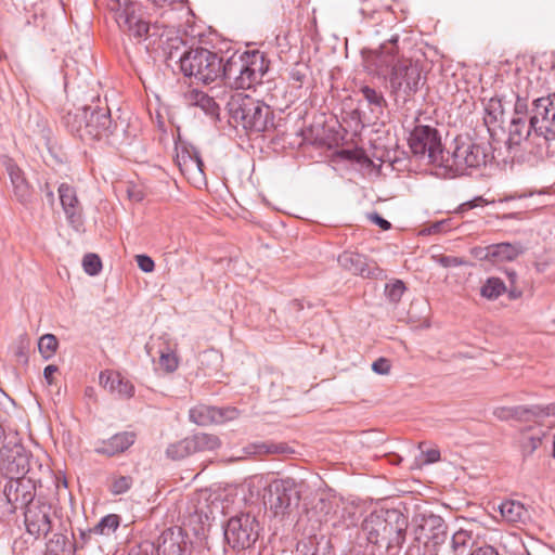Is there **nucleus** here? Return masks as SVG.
<instances>
[{
    "mask_svg": "<svg viewBox=\"0 0 555 555\" xmlns=\"http://www.w3.org/2000/svg\"><path fill=\"white\" fill-rule=\"evenodd\" d=\"M490 143H478L467 134L456 135L453 140V150L446 151L442 168L461 176L467 169H477L486 166L494 156Z\"/></svg>",
    "mask_w": 555,
    "mask_h": 555,
    "instance_id": "nucleus-4",
    "label": "nucleus"
},
{
    "mask_svg": "<svg viewBox=\"0 0 555 555\" xmlns=\"http://www.w3.org/2000/svg\"><path fill=\"white\" fill-rule=\"evenodd\" d=\"M221 56L203 47L191 48L179 55L180 69L185 77L194 78L197 83L209 85L220 77Z\"/></svg>",
    "mask_w": 555,
    "mask_h": 555,
    "instance_id": "nucleus-6",
    "label": "nucleus"
},
{
    "mask_svg": "<svg viewBox=\"0 0 555 555\" xmlns=\"http://www.w3.org/2000/svg\"><path fill=\"white\" fill-rule=\"evenodd\" d=\"M41 191L42 193L44 194L46 198H47V202L50 204V206H53L54 203H55V197H54V192L50 185L49 182H46L42 186H41Z\"/></svg>",
    "mask_w": 555,
    "mask_h": 555,
    "instance_id": "nucleus-63",
    "label": "nucleus"
},
{
    "mask_svg": "<svg viewBox=\"0 0 555 555\" xmlns=\"http://www.w3.org/2000/svg\"><path fill=\"white\" fill-rule=\"evenodd\" d=\"M259 522L249 513L231 517L223 529L224 540L232 548L250 547L259 537Z\"/></svg>",
    "mask_w": 555,
    "mask_h": 555,
    "instance_id": "nucleus-12",
    "label": "nucleus"
},
{
    "mask_svg": "<svg viewBox=\"0 0 555 555\" xmlns=\"http://www.w3.org/2000/svg\"><path fill=\"white\" fill-rule=\"evenodd\" d=\"M412 525L415 541L429 548V555H439L440 546L449 539L446 520L440 515L425 511L413 516Z\"/></svg>",
    "mask_w": 555,
    "mask_h": 555,
    "instance_id": "nucleus-9",
    "label": "nucleus"
},
{
    "mask_svg": "<svg viewBox=\"0 0 555 555\" xmlns=\"http://www.w3.org/2000/svg\"><path fill=\"white\" fill-rule=\"evenodd\" d=\"M135 261H137L139 269L145 273H151L155 269V262L149 255H145V254L137 255Z\"/></svg>",
    "mask_w": 555,
    "mask_h": 555,
    "instance_id": "nucleus-54",
    "label": "nucleus"
},
{
    "mask_svg": "<svg viewBox=\"0 0 555 555\" xmlns=\"http://www.w3.org/2000/svg\"><path fill=\"white\" fill-rule=\"evenodd\" d=\"M503 105L500 99L491 98L485 106V124L491 125L499 120V117L503 115Z\"/></svg>",
    "mask_w": 555,
    "mask_h": 555,
    "instance_id": "nucleus-46",
    "label": "nucleus"
},
{
    "mask_svg": "<svg viewBox=\"0 0 555 555\" xmlns=\"http://www.w3.org/2000/svg\"><path fill=\"white\" fill-rule=\"evenodd\" d=\"M408 509L403 506L386 508V554L385 555H399L400 550L404 545L409 529V516L405 513Z\"/></svg>",
    "mask_w": 555,
    "mask_h": 555,
    "instance_id": "nucleus-13",
    "label": "nucleus"
},
{
    "mask_svg": "<svg viewBox=\"0 0 555 555\" xmlns=\"http://www.w3.org/2000/svg\"><path fill=\"white\" fill-rule=\"evenodd\" d=\"M398 36L379 47L376 64L378 75L397 105H405L426 82L422 66L411 59L397 57Z\"/></svg>",
    "mask_w": 555,
    "mask_h": 555,
    "instance_id": "nucleus-1",
    "label": "nucleus"
},
{
    "mask_svg": "<svg viewBox=\"0 0 555 555\" xmlns=\"http://www.w3.org/2000/svg\"><path fill=\"white\" fill-rule=\"evenodd\" d=\"M108 491L113 495H121L131 489L133 485V478L129 475H119L113 473L108 476Z\"/></svg>",
    "mask_w": 555,
    "mask_h": 555,
    "instance_id": "nucleus-40",
    "label": "nucleus"
},
{
    "mask_svg": "<svg viewBox=\"0 0 555 555\" xmlns=\"http://www.w3.org/2000/svg\"><path fill=\"white\" fill-rule=\"evenodd\" d=\"M109 385L112 391H116L120 397L129 399L134 395V386L131 382L117 375L115 378L107 377L105 386Z\"/></svg>",
    "mask_w": 555,
    "mask_h": 555,
    "instance_id": "nucleus-44",
    "label": "nucleus"
},
{
    "mask_svg": "<svg viewBox=\"0 0 555 555\" xmlns=\"http://www.w3.org/2000/svg\"><path fill=\"white\" fill-rule=\"evenodd\" d=\"M300 498L299 485L293 478H281L268 485L263 502L274 516H284L298 506Z\"/></svg>",
    "mask_w": 555,
    "mask_h": 555,
    "instance_id": "nucleus-11",
    "label": "nucleus"
},
{
    "mask_svg": "<svg viewBox=\"0 0 555 555\" xmlns=\"http://www.w3.org/2000/svg\"><path fill=\"white\" fill-rule=\"evenodd\" d=\"M386 508L370 513L361 524V530L366 541L377 547L386 548Z\"/></svg>",
    "mask_w": 555,
    "mask_h": 555,
    "instance_id": "nucleus-22",
    "label": "nucleus"
},
{
    "mask_svg": "<svg viewBox=\"0 0 555 555\" xmlns=\"http://www.w3.org/2000/svg\"><path fill=\"white\" fill-rule=\"evenodd\" d=\"M192 443L190 437H185L184 439L177 441L175 443H170L166 449V455L168 459L173 461H180L185 459L186 456L193 454Z\"/></svg>",
    "mask_w": 555,
    "mask_h": 555,
    "instance_id": "nucleus-41",
    "label": "nucleus"
},
{
    "mask_svg": "<svg viewBox=\"0 0 555 555\" xmlns=\"http://www.w3.org/2000/svg\"><path fill=\"white\" fill-rule=\"evenodd\" d=\"M137 440L134 431H119L107 439L95 442L94 452L107 457L117 456L130 449Z\"/></svg>",
    "mask_w": 555,
    "mask_h": 555,
    "instance_id": "nucleus-23",
    "label": "nucleus"
},
{
    "mask_svg": "<svg viewBox=\"0 0 555 555\" xmlns=\"http://www.w3.org/2000/svg\"><path fill=\"white\" fill-rule=\"evenodd\" d=\"M157 555H193L194 543L181 527L164 530L155 542Z\"/></svg>",
    "mask_w": 555,
    "mask_h": 555,
    "instance_id": "nucleus-17",
    "label": "nucleus"
},
{
    "mask_svg": "<svg viewBox=\"0 0 555 555\" xmlns=\"http://www.w3.org/2000/svg\"><path fill=\"white\" fill-rule=\"evenodd\" d=\"M408 143L417 160H427L428 164L442 168L446 151L438 129L428 125H416L410 132Z\"/></svg>",
    "mask_w": 555,
    "mask_h": 555,
    "instance_id": "nucleus-8",
    "label": "nucleus"
},
{
    "mask_svg": "<svg viewBox=\"0 0 555 555\" xmlns=\"http://www.w3.org/2000/svg\"><path fill=\"white\" fill-rule=\"evenodd\" d=\"M360 92L371 106L372 112L378 111V113H383L384 107L387 106V102L382 92L370 86L361 87Z\"/></svg>",
    "mask_w": 555,
    "mask_h": 555,
    "instance_id": "nucleus-42",
    "label": "nucleus"
},
{
    "mask_svg": "<svg viewBox=\"0 0 555 555\" xmlns=\"http://www.w3.org/2000/svg\"><path fill=\"white\" fill-rule=\"evenodd\" d=\"M472 531L460 529L455 531L450 539V547L454 555L464 554L472 545Z\"/></svg>",
    "mask_w": 555,
    "mask_h": 555,
    "instance_id": "nucleus-38",
    "label": "nucleus"
},
{
    "mask_svg": "<svg viewBox=\"0 0 555 555\" xmlns=\"http://www.w3.org/2000/svg\"><path fill=\"white\" fill-rule=\"evenodd\" d=\"M390 362L388 359L386 358H379L377 360H375L372 364V370L373 372H375L376 374H379V375H386L390 372Z\"/></svg>",
    "mask_w": 555,
    "mask_h": 555,
    "instance_id": "nucleus-55",
    "label": "nucleus"
},
{
    "mask_svg": "<svg viewBox=\"0 0 555 555\" xmlns=\"http://www.w3.org/2000/svg\"><path fill=\"white\" fill-rule=\"evenodd\" d=\"M450 230V223L448 220H441L433 223L429 227V233H441Z\"/></svg>",
    "mask_w": 555,
    "mask_h": 555,
    "instance_id": "nucleus-60",
    "label": "nucleus"
},
{
    "mask_svg": "<svg viewBox=\"0 0 555 555\" xmlns=\"http://www.w3.org/2000/svg\"><path fill=\"white\" fill-rule=\"evenodd\" d=\"M298 555H335L331 537L325 534H312L302 538L296 546Z\"/></svg>",
    "mask_w": 555,
    "mask_h": 555,
    "instance_id": "nucleus-26",
    "label": "nucleus"
},
{
    "mask_svg": "<svg viewBox=\"0 0 555 555\" xmlns=\"http://www.w3.org/2000/svg\"><path fill=\"white\" fill-rule=\"evenodd\" d=\"M62 125L82 141L105 140L116 144L126 133V124L112 119L108 107L85 105L66 112L61 118Z\"/></svg>",
    "mask_w": 555,
    "mask_h": 555,
    "instance_id": "nucleus-2",
    "label": "nucleus"
},
{
    "mask_svg": "<svg viewBox=\"0 0 555 555\" xmlns=\"http://www.w3.org/2000/svg\"><path fill=\"white\" fill-rule=\"evenodd\" d=\"M155 543L150 541H144L132 546L128 553V555H155Z\"/></svg>",
    "mask_w": 555,
    "mask_h": 555,
    "instance_id": "nucleus-53",
    "label": "nucleus"
},
{
    "mask_svg": "<svg viewBox=\"0 0 555 555\" xmlns=\"http://www.w3.org/2000/svg\"><path fill=\"white\" fill-rule=\"evenodd\" d=\"M120 525V516L117 514H108L102 517L96 525L91 528L94 535L108 537L114 533Z\"/></svg>",
    "mask_w": 555,
    "mask_h": 555,
    "instance_id": "nucleus-39",
    "label": "nucleus"
},
{
    "mask_svg": "<svg viewBox=\"0 0 555 555\" xmlns=\"http://www.w3.org/2000/svg\"><path fill=\"white\" fill-rule=\"evenodd\" d=\"M310 74V67L306 63H296L289 69L288 81L293 88L300 89Z\"/></svg>",
    "mask_w": 555,
    "mask_h": 555,
    "instance_id": "nucleus-43",
    "label": "nucleus"
},
{
    "mask_svg": "<svg viewBox=\"0 0 555 555\" xmlns=\"http://www.w3.org/2000/svg\"><path fill=\"white\" fill-rule=\"evenodd\" d=\"M117 5L115 21L124 33L138 40L160 36L158 33L159 26L157 24L152 25L145 20L141 3L126 1L124 5L119 2Z\"/></svg>",
    "mask_w": 555,
    "mask_h": 555,
    "instance_id": "nucleus-10",
    "label": "nucleus"
},
{
    "mask_svg": "<svg viewBox=\"0 0 555 555\" xmlns=\"http://www.w3.org/2000/svg\"><path fill=\"white\" fill-rule=\"evenodd\" d=\"M178 358L171 352H160L159 365L167 373H173L178 369Z\"/></svg>",
    "mask_w": 555,
    "mask_h": 555,
    "instance_id": "nucleus-51",
    "label": "nucleus"
},
{
    "mask_svg": "<svg viewBox=\"0 0 555 555\" xmlns=\"http://www.w3.org/2000/svg\"><path fill=\"white\" fill-rule=\"evenodd\" d=\"M57 193L68 224L76 231H79L83 225V208L78 198L76 188L64 182L59 185Z\"/></svg>",
    "mask_w": 555,
    "mask_h": 555,
    "instance_id": "nucleus-20",
    "label": "nucleus"
},
{
    "mask_svg": "<svg viewBox=\"0 0 555 555\" xmlns=\"http://www.w3.org/2000/svg\"><path fill=\"white\" fill-rule=\"evenodd\" d=\"M339 155L347 160L360 162L364 153L363 151L345 149L339 152Z\"/></svg>",
    "mask_w": 555,
    "mask_h": 555,
    "instance_id": "nucleus-58",
    "label": "nucleus"
},
{
    "mask_svg": "<svg viewBox=\"0 0 555 555\" xmlns=\"http://www.w3.org/2000/svg\"><path fill=\"white\" fill-rule=\"evenodd\" d=\"M5 168L13 186L15 198L22 205L28 206L33 201V190L25 178L24 171L12 159L7 162Z\"/></svg>",
    "mask_w": 555,
    "mask_h": 555,
    "instance_id": "nucleus-25",
    "label": "nucleus"
},
{
    "mask_svg": "<svg viewBox=\"0 0 555 555\" xmlns=\"http://www.w3.org/2000/svg\"><path fill=\"white\" fill-rule=\"evenodd\" d=\"M405 291L406 287L402 280L397 279L385 285V296L392 304H398Z\"/></svg>",
    "mask_w": 555,
    "mask_h": 555,
    "instance_id": "nucleus-47",
    "label": "nucleus"
},
{
    "mask_svg": "<svg viewBox=\"0 0 555 555\" xmlns=\"http://www.w3.org/2000/svg\"><path fill=\"white\" fill-rule=\"evenodd\" d=\"M526 248L519 242H502L488 246H474L469 254L479 261H486L491 264H499L505 261H513L524 254Z\"/></svg>",
    "mask_w": 555,
    "mask_h": 555,
    "instance_id": "nucleus-18",
    "label": "nucleus"
},
{
    "mask_svg": "<svg viewBox=\"0 0 555 555\" xmlns=\"http://www.w3.org/2000/svg\"><path fill=\"white\" fill-rule=\"evenodd\" d=\"M425 456V464H433L440 460V451L438 449H429L423 452Z\"/></svg>",
    "mask_w": 555,
    "mask_h": 555,
    "instance_id": "nucleus-61",
    "label": "nucleus"
},
{
    "mask_svg": "<svg viewBox=\"0 0 555 555\" xmlns=\"http://www.w3.org/2000/svg\"><path fill=\"white\" fill-rule=\"evenodd\" d=\"M541 442L542 438L539 436H524L521 439L522 455H531L540 447Z\"/></svg>",
    "mask_w": 555,
    "mask_h": 555,
    "instance_id": "nucleus-50",
    "label": "nucleus"
},
{
    "mask_svg": "<svg viewBox=\"0 0 555 555\" xmlns=\"http://www.w3.org/2000/svg\"><path fill=\"white\" fill-rule=\"evenodd\" d=\"M57 370H59L57 366L53 365V364L47 365L44 367L43 376L49 385H51L53 383V374L56 373Z\"/></svg>",
    "mask_w": 555,
    "mask_h": 555,
    "instance_id": "nucleus-64",
    "label": "nucleus"
},
{
    "mask_svg": "<svg viewBox=\"0 0 555 555\" xmlns=\"http://www.w3.org/2000/svg\"><path fill=\"white\" fill-rule=\"evenodd\" d=\"M422 542L415 540L408 546L404 555H425L424 547L421 546Z\"/></svg>",
    "mask_w": 555,
    "mask_h": 555,
    "instance_id": "nucleus-62",
    "label": "nucleus"
},
{
    "mask_svg": "<svg viewBox=\"0 0 555 555\" xmlns=\"http://www.w3.org/2000/svg\"><path fill=\"white\" fill-rule=\"evenodd\" d=\"M222 354L215 350H205L199 356V370L205 376H212L221 369Z\"/></svg>",
    "mask_w": 555,
    "mask_h": 555,
    "instance_id": "nucleus-35",
    "label": "nucleus"
},
{
    "mask_svg": "<svg viewBox=\"0 0 555 555\" xmlns=\"http://www.w3.org/2000/svg\"><path fill=\"white\" fill-rule=\"evenodd\" d=\"M59 340L53 334H44L38 340V349L44 360H50L56 352Z\"/></svg>",
    "mask_w": 555,
    "mask_h": 555,
    "instance_id": "nucleus-45",
    "label": "nucleus"
},
{
    "mask_svg": "<svg viewBox=\"0 0 555 555\" xmlns=\"http://www.w3.org/2000/svg\"><path fill=\"white\" fill-rule=\"evenodd\" d=\"M531 127L537 137L545 142L555 140V92L537 98Z\"/></svg>",
    "mask_w": 555,
    "mask_h": 555,
    "instance_id": "nucleus-14",
    "label": "nucleus"
},
{
    "mask_svg": "<svg viewBox=\"0 0 555 555\" xmlns=\"http://www.w3.org/2000/svg\"><path fill=\"white\" fill-rule=\"evenodd\" d=\"M367 218L384 231H388L391 229V223L376 211L370 212L367 215Z\"/></svg>",
    "mask_w": 555,
    "mask_h": 555,
    "instance_id": "nucleus-56",
    "label": "nucleus"
},
{
    "mask_svg": "<svg viewBox=\"0 0 555 555\" xmlns=\"http://www.w3.org/2000/svg\"><path fill=\"white\" fill-rule=\"evenodd\" d=\"M42 477L31 472L30 476L7 478L0 498V517L9 518L17 509H24L34 503L38 498L37 488L42 487Z\"/></svg>",
    "mask_w": 555,
    "mask_h": 555,
    "instance_id": "nucleus-5",
    "label": "nucleus"
},
{
    "mask_svg": "<svg viewBox=\"0 0 555 555\" xmlns=\"http://www.w3.org/2000/svg\"><path fill=\"white\" fill-rule=\"evenodd\" d=\"M185 99L190 105L199 107L214 121L220 120V106L212 96L204 91L193 89L185 94Z\"/></svg>",
    "mask_w": 555,
    "mask_h": 555,
    "instance_id": "nucleus-29",
    "label": "nucleus"
},
{
    "mask_svg": "<svg viewBox=\"0 0 555 555\" xmlns=\"http://www.w3.org/2000/svg\"><path fill=\"white\" fill-rule=\"evenodd\" d=\"M24 511V522L26 530L36 539L47 537L52 530V515L54 514L52 504L38 495L37 500L28 505Z\"/></svg>",
    "mask_w": 555,
    "mask_h": 555,
    "instance_id": "nucleus-15",
    "label": "nucleus"
},
{
    "mask_svg": "<svg viewBox=\"0 0 555 555\" xmlns=\"http://www.w3.org/2000/svg\"><path fill=\"white\" fill-rule=\"evenodd\" d=\"M498 511L503 520L512 525L526 524V520L529 518L527 508L519 501H503L499 505Z\"/></svg>",
    "mask_w": 555,
    "mask_h": 555,
    "instance_id": "nucleus-30",
    "label": "nucleus"
},
{
    "mask_svg": "<svg viewBox=\"0 0 555 555\" xmlns=\"http://www.w3.org/2000/svg\"><path fill=\"white\" fill-rule=\"evenodd\" d=\"M493 415L500 421L516 420L519 422L538 421L546 416H555V403L499 406L493 411Z\"/></svg>",
    "mask_w": 555,
    "mask_h": 555,
    "instance_id": "nucleus-19",
    "label": "nucleus"
},
{
    "mask_svg": "<svg viewBox=\"0 0 555 555\" xmlns=\"http://www.w3.org/2000/svg\"><path fill=\"white\" fill-rule=\"evenodd\" d=\"M532 132L531 122H527L524 117L513 116L509 124L508 146L519 145L522 141L528 140Z\"/></svg>",
    "mask_w": 555,
    "mask_h": 555,
    "instance_id": "nucleus-32",
    "label": "nucleus"
},
{
    "mask_svg": "<svg viewBox=\"0 0 555 555\" xmlns=\"http://www.w3.org/2000/svg\"><path fill=\"white\" fill-rule=\"evenodd\" d=\"M508 299L516 300L522 296V288L518 285V274L514 270H507L506 272Z\"/></svg>",
    "mask_w": 555,
    "mask_h": 555,
    "instance_id": "nucleus-49",
    "label": "nucleus"
},
{
    "mask_svg": "<svg viewBox=\"0 0 555 555\" xmlns=\"http://www.w3.org/2000/svg\"><path fill=\"white\" fill-rule=\"evenodd\" d=\"M225 108L229 114V122L235 127L255 132L268 130L269 125L273 126V112L263 101L255 99L244 92L232 93Z\"/></svg>",
    "mask_w": 555,
    "mask_h": 555,
    "instance_id": "nucleus-3",
    "label": "nucleus"
},
{
    "mask_svg": "<svg viewBox=\"0 0 555 555\" xmlns=\"http://www.w3.org/2000/svg\"><path fill=\"white\" fill-rule=\"evenodd\" d=\"M438 262L443 268H455V267H461V266H472V263L469 261H467L466 259H464L462 257L446 256V255L440 256Z\"/></svg>",
    "mask_w": 555,
    "mask_h": 555,
    "instance_id": "nucleus-52",
    "label": "nucleus"
},
{
    "mask_svg": "<svg viewBox=\"0 0 555 555\" xmlns=\"http://www.w3.org/2000/svg\"><path fill=\"white\" fill-rule=\"evenodd\" d=\"M92 535H94V533L91 532V528L87 530L79 529V540L74 538L75 541L72 544H77L76 550L82 548L91 540ZM73 537H75V533H73Z\"/></svg>",
    "mask_w": 555,
    "mask_h": 555,
    "instance_id": "nucleus-57",
    "label": "nucleus"
},
{
    "mask_svg": "<svg viewBox=\"0 0 555 555\" xmlns=\"http://www.w3.org/2000/svg\"><path fill=\"white\" fill-rule=\"evenodd\" d=\"M236 413L234 408H216L211 405L199 404L190 410V420L199 425L208 426L210 424H220L233 418Z\"/></svg>",
    "mask_w": 555,
    "mask_h": 555,
    "instance_id": "nucleus-24",
    "label": "nucleus"
},
{
    "mask_svg": "<svg viewBox=\"0 0 555 555\" xmlns=\"http://www.w3.org/2000/svg\"><path fill=\"white\" fill-rule=\"evenodd\" d=\"M504 293L508 294L507 285L496 276L488 278L480 288V295L489 300H495Z\"/></svg>",
    "mask_w": 555,
    "mask_h": 555,
    "instance_id": "nucleus-37",
    "label": "nucleus"
},
{
    "mask_svg": "<svg viewBox=\"0 0 555 555\" xmlns=\"http://www.w3.org/2000/svg\"><path fill=\"white\" fill-rule=\"evenodd\" d=\"M241 57L240 52H234L228 59H224L223 55L221 56V73L219 79L222 80L224 85L235 90H246L244 81L241 80Z\"/></svg>",
    "mask_w": 555,
    "mask_h": 555,
    "instance_id": "nucleus-28",
    "label": "nucleus"
},
{
    "mask_svg": "<svg viewBox=\"0 0 555 555\" xmlns=\"http://www.w3.org/2000/svg\"><path fill=\"white\" fill-rule=\"evenodd\" d=\"M176 163L183 175L195 172L204 175V162L198 150L193 145L181 144L177 147Z\"/></svg>",
    "mask_w": 555,
    "mask_h": 555,
    "instance_id": "nucleus-27",
    "label": "nucleus"
},
{
    "mask_svg": "<svg viewBox=\"0 0 555 555\" xmlns=\"http://www.w3.org/2000/svg\"><path fill=\"white\" fill-rule=\"evenodd\" d=\"M338 263L352 274L366 279H377L383 275V270L374 261L354 251H344L338 256Z\"/></svg>",
    "mask_w": 555,
    "mask_h": 555,
    "instance_id": "nucleus-21",
    "label": "nucleus"
},
{
    "mask_svg": "<svg viewBox=\"0 0 555 555\" xmlns=\"http://www.w3.org/2000/svg\"><path fill=\"white\" fill-rule=\"evenodd\" d=\"M0 472L5 478L30 476H50L52 474L48 466H44L38 457H35L21 443L3 446L0 454Z\"/></svg>",
    "mask_w": 555,
    "mask_h": 555,
    "instance_id": "nucleus-7",
    "label": "nucleus"
},
{
    "mask_svg": "<svg viewBox=\"0 0 555 555\" xmlns=\"http://www.w3.org/2000/svg\"><path fill=\"white\" fill-rule=\"evenodd\" d=\"M76 545L72 544L65 534L54 533L46 543L44 555H75Z\"/></svg>",
    "mask_w": 555,
    "mask_h": 555,
    "instance_id": "nucleus-33",
    "label": "nucleus"
},
{
    "mask_svg": "<svg viewBox=\"0 0 555 555\" xmlns=\"http://www.w3.org/2000/svg\"><path fill=\"white\" fill-rule=\"evenodd\" d=\"M241 55V80L244 81L246 90L262 83L271 65L267 53L259 50H247Z\"/></svg>",
    "mask_w": 555,
    "mask_h": 555,
    "instance_id": "nucleus-16",
    "label": "nucleus"
},
{
    "mask_svg": "<svg viewBox=\"0 0 555 555\" xmlns=\"http://www.w3.org/2000/svg\"><path fill=\"white\" fill-rule=\"evenodd\" d=\"M82 268L88 275H98L102 270V260L100 256L93 253L85 255L82 259Z\"/></svg>",
    "mask_w": 555,
    "mask_h": 555,
    "instance_id": "nucleus-48",
    "label": "nucleus"
},
{
    "mask_svg": "<svg viewBox=\"0 0 555 555\" xmlns=\"http://www.w3.org/2000/svg\"><path fill=\"white\" fill-rule=\"evenodd\" d=\"M537 98H540L537 91L527 90L525 93L518 92L514 105V116L524 117L527 122H531Z\"/></svg>",
    "mask_w": 555,
    "mask_h": 555,
    "instance_id": "nucleus-31",
    "label": "nucleus"
},
{
    "mask_svg": "<svg viewBox=\"0 0 555 555\" xmlns=\"http://www.w3.org/2000/svg\"><path fill=\"white\" fill-rule=\"evenodd\" d=\"M193 452L214 451L221 446V441L218 436L206 433H198L189 436Z\"/></svg>",
    "mask_w": 555,
    "mask_h": 555,
    "instance_id": "nucleus-36",
    "label": "nucleus"
},
{
    "mask_svg": "<svg viewBox=\"0 0 555 555\" xmlns=\"http://www.w3.org/2000/svg\"><path fill=\"white\" fill-rule=\"evenodd\" d=\"M469 555H500V553L494 546L485 544L474 548Z\"/></svg>",
    "mask_w": 555,
    "mask_h": 555,
    "instance_id": "nucleus-59",
    "label": "nucleus"
},
{
    "mask_svg": "<svg viewBox=\"0 0 555 555\" xmlns=\"http://www.w3.org/2000/svg\"><path fill=\"white\" fill-rule=\"evenodd\" d=\"M248 454H287L293 453L292 448L285 442H254L245 447Z\"/></svg>",
    "mask_w": 555,
    "mask_h": 555,
    "instance_id": "nucleus-34",
    "label": "nucleus"
}]
</instances>
